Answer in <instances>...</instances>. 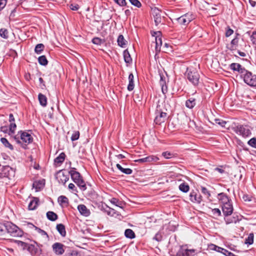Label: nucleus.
Returning <instances> with one entry per match:
<instances>
[{
    "label": "nucleus",
    "instance_id": "nucleus-35",
    "mask_svg": "<svg viewBox=\"0 0 256 256\" xmlns=\"http://www.w3.org/2000/svg\"><path fill=\"white\" fill-rule=\"evenodd\" d=\"M1 142L4 146L5 147L8 148L10 150H14V147L12 144H11L8 140L4 138H0Z\"/></svg>",
    "mask_w": 256,
    "mask_h": 256
},
{
    "label": "nucleus",
    "instance_id": "nucleus-19",
    "mask_svg": "<svg viewBox=\"0 0 256 256\" xmlns=\"http://www.w3.org/2000/svg\"><path fill=\"white\" fill-rule=\"evenodd\" d=\"M160 84L162 87V90L163 94H166L168 92V88L166 86V81L164 76L162 74H160Z\"/></svg>",
    "mask_w": 256,
    "mask_h": 256
},
{
    "label": "nucleus",
    "instance_id": "nucleus-41",
    "mask_svg": "<svg viewBox=\"0 0 256 256\" xmlns=\"http://www.w3.org/2000/svg\"><path fill=\"white\" fill-rule=\"evenodd\" d=\"M76 184L80 188L81 190L84 191L86 189V185L82 178L79 180L78 182H76Z\"/></svg>",
    "mask_w": 256,
    "mask_h": 256
},
{
    "label": "nucleus",
    "instance_id": "nucleus-31",
    "mask_svg": "<svg viewBox=\"0 0 256 256\" xmlns=\"http://www.w3.org/2000/svg\"><path fill=\"white\" fill-rule=\"evenodd\" d=\"M117 42L118 45L122 48L125 47L126 44V41L124 40V37L122 34H120L118 36Z\"/></svg>",
    "mask_w": 256,
    "mask_h": 256
},
{
    "label": "nucleus",
    "instance_id": "nucleus-55",
    "mask_svg": "<svg viewBox=\"0 0 256 256\" xmlns=\"http://www.w3.org/2000/svg\"><path fill=\"white\" fill-rule=\"evenodd\" d=\"M33 226L35 228L37 232L38 233L40 234L42 236H48L47 233L44 230H41L40 228L34 226Z\"/></svg>",
    "mask_w": 256,
    "mask_h": 256
},
{
    "label": "nucleus",
    "instance_id": "nucleus-51",
    "mask_svg": "<svg viewBox=\"0 0 256 256\" xmlns=\"http://www.w3.org/2000/svg\"><path fill=\"white\" fill-rule=\"evenodd\" d=\"M114 2L120 6H125L126 5V0H114Z\"/></svg>",
    "mask_w": 256,
    "mask_h": 256
},
{
    "label": "nucleus",
    "instance_id": "nucleus-29",
    "mask_svg": "<svg viewBox=\"0 0 256 256\" xmlns=\"http://www.w3.org/2000/svg\"><path fill=\"white\" fill-rule=\"evenodd\" d=\"M116 168L122 173L126 174H130L132 172V170L129 168H123L120 164H118L116 165Z\"/></svg>",
    "mask_w": 256,
    "mask_h": 256
},
{
    "label": "nucleus",
    "instance_id": "nucleus-33",
    "mask_svg": "<svg viewBox=\"0 0 256 256\" xmlns=\"http://www.w3.org/2000/svg\"><path fill=\"white\" fill-rule=\"evenodd\" d=\"M154 20L156 26L162 22V18L160 12H158L156 13L155 15H154Z\"/></svg>",
    "mask_w": 256,
    "mask_h": 256
},
{
    "label": "nucleus",
    "instance_id": "nucleus-24",
    "mask_svg": "<svg viewBox=\"0 0 256 256\" xmlns=\"http://www.w3.org/2000/svg\"><path fill=\"white\" fill-rule=\"evenodd\" d=\"M56 229L62 236H66L65 226L63 224H58L56 226Z\"/></svg>",
    "mask_w": 256,
    "mask_h": 256
},
{
    "label": "nucleus",
    "instance_id": "nucleus-15",
    "mask_svg": "<svg viewBox=\"0 0 256 256\" xmlns=\"http://www.w3.org/2000/svg\"><path fill=\"white\" fill-rule=\"evenodd\" d=\"M167 114L164 112H160L154 118V122L156 124H160L161 123L164 122L166 119Z\"/></svg>",
    "mask_w": 256,
    "mask_h": 256
},
{
    "label": "nucleus",
    "instance_id": "nucleus-2",
    "mask_svg": "<svg viewBox=\"0 0 256 256\" xmlns=\"http://www.w3.org/2000/svg\"><path fill=\"white\" fill-rule=\"evenodd\" d=\"M240 78L249 86L256 87V74L246 70Z\"/></svg>",
    "mask_w": 256,
    "mask_h": 256
},
{
    "label": "nucleus",
    "instance_id": "nucleus-50",
    "mask_svg": "<svg viewBox=\"0 0 256 256\" xmlns=\"http://www.w3.org/2000/svg\"><path fill=\"white\" fill-rule=\"evenodd\" d=\"M202 192L204 194L207 198H208L210 196V192L206 188L202 187Z\"/></svg>",
    "mask_w": 256,
    "mask_h": 256
},
{
    "label": "nucleus",
    "instance_id": "nucleus-16",
    "mask_svg": "<svg viewBox=\"0 0 256 256\" xmlns=\"http://www.w3.org/2000/svg\"><path fill=\"white\" fill-rule=\"evenodd\" d=\"M194 250L184 249L181 248L178 252L176 256H190V254L194 253Z\"/></svg>",
    "mask_w": 256,
    "mask_h": 256
},
{
    "label": "nucleus",
    "instance_id": "nucleus-34",
    "mask_svg": "<svg viewBox=\"0 0 256 256\" xmlns=\"http://www.w3.org/2000/svg\"><path fill=\"white\" fill-rule=\"evenodd\" d=\"M124 235L126 238L130 239L134 238L136 237V235L134 231L130 228L126 230Z\"/></svg>",
    "mask_w": 256,
    "mask_h": 256
},
{
    "label": "nucleus",
    "instance_id": "nucleus-6",
    "mask_svg": "<svg viewBox=\"0 0 256 256\" xmlns=\"http://www.w3.org/2000/svg\"><path fill=\"white\" fill-rule=\"evenodd\" d=\"M0 176L8 178L10 180L14 176V170L8 166H2L1 169Z\"/></svg>",
    "mask_w": 256,
    "mask_h": 256
},
{
    "label": "nucleus",
    "instance_id": "nucleus-17",
    "mask_svg": "<svg viewBox=\"0 0 256 256\" xmlns=\"http://www.w3.org/2000/svg\"><path fill=\"white\" fill-rule=\"evenodd\" d=\"M78 209L81 214L88 216H90V212L86 206L82 204H80L78 206Z\"/></svg>",
    "mask_w": 256,
    "mask_h": 256
},
{
    "label": "nucleus",
    "instance_id": "nucleus-8",
    "mask_svg": "<svg viewBox=\"0 0 256 256\" xmlns=\"http://www.w3.org/2000/svg\"><path fill=\"white\" fill-rule=\"evenodd\" d=\"M56 178L59 183L63 184H65L69 180L68 174H64L62 170H60L56 174Z\"/></svg>",
    "mask_w": 256,
    "mask_h": 256
},
{
    "label": "nucleus",
    "instance_id": "nucleus-49",
    "mask_svg": "<svg viewBox=\"0 0 256 256\" xmlns=\"http://www.w3.org/2000/svg\"><path fill=\"white\" fill-rule=\"evenodd\" d=\"M104 212L107 214L108 216H112L114 214V210L111 208H110L108 206L107 208L104 210Z\"/></svg>",
    "mask_w": 256,
    "mask_h": 256
},
{
    "label": "nucleus",
    "instance_id": "nucleus-56",
    "mask_svg": "<svg viewBox=\"0 0 256 256\" xmlns=\"http://www.w3.org/2000/svg\"><path fill=\"white\" fill-rule=\"evenodd\" d=\"M250 40L254 44H256V31H254L252 32V34L250 36Z\"/></svg>",
    "mask_w": 256,
    "mask_h": 256
},
{
    "label": "nucleus",
    "instance_id": "nucleus-20",
    "mask_svg": "<svg viewBox=\"0 0 256 256\" xmlns=\"http://www.w3.org/2000/svg\"><path fill=\"white\" fill-rule=\"evenodd\" d=\"M39 202V199L38 198H34L33 200L30 202L28 206L29 210H34L37 208Z\"/></svg>",
    "mask_w": 256,
    "mask_h": 256
},
{
    "label": "nucleus",
    "instance_id": "nucleus-40",
    "mask_svg": "<svg viewBox=\"0 0 256 256\" xmlns=\"http://www.w3.org/2000/svg\"><path fill=\"white\" fill-rule=\"evenodd\" d=\"M254 234H250L248 238H246L245 240V244H252L254 242Z\"/></svg>",
    "mask_w": 256,
    "mask_h": 256
},
{
    "label": "nucleus",
    "instance_id": "nucleus-44",
    "mask_svg": "<svg viewBox=\"0 0 256 256\" xmlns=\"http://www.w3.org/2000/svg\"><path fill=\"white\" fill-rule=\"evenodd\" d=\"M80 137V132L78 131H74L72 137H71V140L72 141H74L79 138Z\"/></svg>",
    "mask_w": 256,
    "mask_h": 256
},
{
    "label": "nucleus",
    "instance_id": "nucleus-58",
    "mask_svg": "<svg viewBox=\"0 0 256 256\" xmlns=\"http://www.w3.org/2000/svg\"><path fill=\"white\" fill-rule=\"evenodd\" d=\"M13 138L14 139V140L16 142L17 144H22V142H21V140L20 138V134L18 133L16 135L14 136L13 137Z\"/></svg>",
    "mask_w": 256,
    "mask_h": 256
},
{
    "label": "nucleus",
    "instance_id": "nucleus-46",
    "mask_svg": "<svg viewBox=\"0 0 256 256\" xmlns=\"http://www.w3.org/2000/svg\"><path fill=\"white\" fill-rule=\"evenodd\" d=\"M132 4L140 8L142 6L140 2L138 0H128Z\"/></svg>",
    "mask_w": 256,
    "mask_h": 256
},
{
    "label": "nucleus",
    "instance_id": "nucleus-39",
    "mask_svg": "<svg viewBox=\"0 0 256 256\" xmlns=\"http://www.w3.org/2000/svg\"><path fill=\"white\" fill-rule=\"evenodd\" d=\"M16 128V125L14 122H10L9 126V135H12L14 133L15 130Z\"/></svg>",
    "mask_w": 256,
    "mask_h": 256
},
{
    "label": "nucleus",
    "instance_id": "nucleus-21",
    "mask_svg": "<svg viewBox=\"0 0 256 256\" xmlns=\"http://www.w3.org/2000/svg\"><path fill=\"white\" fill-rule=\"evenodd\" d=\"M218 198L221 201L222 204L228 203L232 201L229 198L228 196L224 192H221L218 194Z\"/></svg>",
    "mask_w": 256,
    "mask_h": 256
},
{
    "label": "nucleus",
    "instance_id": "nucleus-10",
    "mask_svg": "<svg viewBox=\"0 0 256 256\" xmlns=\"http://www.w3.org/2000/svg\"><path fill=\"white\" fill-rule=\"evenodd\" d=\"M190 200L192 202L200 203L202 200V196L198 191L192 190L189 195Z\"/></svg>",
    "mask_w": 256,
    "mask_h": 256
},
{
    "label": "nucleus",
    "instance_id": "nucleus-37",
    "mask_svg": "<svg viewBox=\"0 0 256 256\" xmlns=\"http://www.w3.org/2000/svg\"><path fill=\"white\" fill-rule=\"evenodd\" d=\"M38 63L42 65L46 66L48 64V60H47L45 56H41L38 58Z\"/></svg>",
    "mask_w": 256,
    "mask_h": 256
},
{
    "label": "nucleus",
    "instance_id": "nucleus-60",
    "mask_svg": "<svg viewBox=\"0 0 256 256\" xmlns=\"http://www.w3.org/2000/svg\"><path fill=\"white\" fill-rule=\"evenodd\" d=\"M70 8L72 10H77L80 8V6L76 4H72L70 5Z\"/></svg>",
    "mask_w": 256,
    "mask_h": 256
},
{
    "label": "nucleus",
    "instance_id": "nucleus-45",
    "mask_svg": "<svg viewBox=\"0 0 256 256\" xmlns=\"http://www.w3.org/2000/svg\"><path fill=\"white\" fill-rule=\"evenodd\" d=\"M110 202L112 204L116 205V206H120V205L121 204V202L120 201L118 198H112L110 200Z\"/></svg>",
    "mask_w": 256,
    "mask_h": 256
},
{
    "label": "nucleus",
    "instance_id": "nucleus-43",
    "mask_svg": "<svg viewBox=\"0 0 256 256\" xmlns=\"http://www.w3.org/2000/svg\"><path fill=\"white\" fill-rule=\"evenodd\" d=\"M209 248L210 250H214L218 252H220V251L222 250V248L217 246L214 244H211L209 246Z\"/></svg>",
    "mask_w": 256,
    "mask_h": 256
},
{
    "label": "nucleus",
    "instance_id": "nucleus-57",
    "mask_svg": "<svg viewBox=\"0 0 256 256\" xmlns=\"http://www.w3.org/2000/svg\"><path fill=\"white\" fill-rule=\"evenodd\" d=\"M234 33V30L230 28V27H227L226 32V36L228 37L230 36Z\"/></svg>",
    "mask_w": 256,
    "mask_h": 256
},
{
    "label": "nucleus",
    "instance_id": "nucleus-7",
    "mask_svg": "<svg viewBox=\"0 0 256 256\" xmlns=\"http://www.w3.org/2000/svg\"><path fill=\"white\" fill-rule=\"evenodd\" d=\"M194 18L193 14L187 13L177 18L178 24L183 26L188 25Z\"/></svg>",
    "mask_w": 256,
    "mask_h": 256
},
{
    "label": "nucleus",
    "instance_id": "nucleus-62",
    "mask_svg": "<svg viewBox=\"0 0 256 256\" xmlns=\"http://www.w3.org/2000/svg\"><path fill=\"white\" fill-rule=\"evenodd\" d=\"M153 239L158 242H160L162 240V236L160 234L157 233L156 234Z\"/></svg>",
    "mask_w": 256,
    "mask_h": 256
},
{
    "label": "nucleus",
    "instance_id": "nucleus-63",
    "mask_svg": "<svg viewBox=\"0 0 256 256\" xmlns=\"http://www.w3.org/2000/svg\"><path fill=\"white\" fill-rule=\"evenodd\" d=\"M0 130L2 132H3L4 134H6L9 132V130L8 129V128L7 126H2L0 128Z\"/></svg>",
    "mask_w": 256,
    "mask_h": 256
},
{
    "label": "nucleus",
    "instance_id": "nucleus-54",
    "mask_svg": "<svg viewBox=\"0 0 256 256\" xmlns=\"http://www.w3.org/2000/svg\"><path fill=\"white\" fill-rule=\"evenodd\" d=\"M212 214L217 216H219L221 215V212L218 208H214L212 210Z\"/></svg>",
    "mask_w": 256,
    "mask_h": 256
},
{
    "label": "nucleus",
    "instance_id": "nucleus-27",
    "mask_svg": "<svg viewBox=\"0 0 256 256\" xmlns=\"http://www.w3.org/2000/svg\"><path fill=\"white\" fill-rule=\"evenodd\" d=\"M124 62L126 64H130L132 62V58L128 50H125L123 52Z\"/></svg>",
    "mask_w": 256,
    "mask_h": 256
},
{
    "label": "nucleus",
    "instance_id": "nucleus-11",
    "mask_svg": "<svg viewBox=\"0 0 256 256\" xmlns=\"http://www.w3.org/2000/svg\"><path fill=\"white\" fill-rule=\"evenodd\" d=\"M64 246L60 242H56L52 246V250L56 254L61 255L64 252Z\"/></svg>",
    "mask_w": 256,
    "mask_h": 256
},
{
    "label": "nucleus",
    "instance_id": "nucleus-25",
    "mask_svg": "<svg viewBox=\"0 0 256 256\" xmlns=\"http://www.w3.org/2000/svg\"><path fill=\"white\" fill-rule=\"evenodd\" d=\"M38 99L40 104L42 106H46L47 104V98L44 94L40 93L38 95Z\"/></svg>",
    "mask_w": 256,
    "mask_h": 256
},
{
    "label": "nucleus",
    "instance_id": "nucleus-1",
    "mask_svg": "<svg viewBox=\"0 0 256 256\" xmlns=\"http://www.w3.org/2000/svg\"><path fill=\"white\" fill-rule=\"evenodd\" d=\"M185 76L194 86H196L198 84L200 76L195 68H188L185 72Z\"/></svg>",
    "mask_w": 256,
    "mask_h": 256
},
{
    "label": "nucleus",
    "instance_id": "nucleus-48",
    "mask_svg": "<svg viewBox=\"0 0 256 256\" xmlns=\"http://www.w3.org/2000/svg\"><path fill=\"white\" fill-rule=\"evenodd\" d=\"M248 144L250 146L256 148V138H251L248 140Z\"/></svg>",
    "mask_w": 256,
    "mask_h": 256
},
{
    "label": "nucleus",
    "instance_id": "nucleus-14",
    "mask_svg": "<svg viewBox=\"0 0 256 256\" xmlns=\"http://www.w3.org/2000/svg\"><path fill=\"white\" fill-rule=\"evenodd\" d=\"M68 173L70 175L72 179L75 183L82 178L80 172L76 171L75 168H72Z\"/></svg>",
    "mask_w": 256,
    "mask_h": 256
},
{
    "label": "nucleus",
    "instance_id": "nucleus-13",
    "mask_svg": "<svg viewBox=\"0 0 256 256\" xmlns=\"http://www.w3.org/2000/svg\"><path fill=\"white\" fill-rule=\"evenodd\" d=\"M158 160V158L154 156H149L146 157L136 160L135 162L138 163H148L152 162H156Z\"/></svg>",
    "mask_w": 256,
    "mask_h": 256
},
{
    "label": "nucleus",
    "instance_id": "nucleus-42",
    "mask_svg": "<svg viewBox=\"0 0 256 256\" xmlns=\"http://www.w3.org/2000/svg\"><path fill=\"white\" fill-rule=\"evenodd\" d=\"M0 36L5 39L8 38V30L6 28H1L0 30Z\"/></svg>",
    "mask_w": 256,
    "mask_h": 256
},
{
    "label": "nucleus",
    "instance_id": "nucleus-26",
    "mask_svg": "<svg viewBox=\"0 0 256 256\" xmlns=\"http://www.w3.org/2000/svg\"><path fill=\"white\" fill-rule=\"evenodd\" d=\"M240 219L238 216H233L232 218H224V220L226 224H228L232 223H236L239 222Z\"/></svg>",
    "mask_w": 256,
    "mask_h": 256
},
{
    "label": "nucleus",
    "instance_id": "nucleus-32",
    "mask_svg": "<svg viewBox=\"0 0 256 256\" xmlns=\"http://www.w3.org/2000/svg\"><path fill=\"white\" fill-rule=\"evenodd\" d=\"M58 202L60 205L66 206L68 204V200L66 196H60L58 198Z\"/></svg>",
    "mask_w": 256,
    "mask_h": 256
},
{
    "label": "nucleus",
    "instance_id": "nucleus-59",
    "mask_svg": "<svg viewBox=\"0 0 256 256\" xmlns=\"http://www.w3.org/2000/svg\"><path fill=\"white\" fill-rule=\"evenodd\" d=\"M156 50H158V47L162 45V40L160 38H156Z\"/></svg>",
    "mask_w": 256,
    "mask_h": 256
},
{
    "label": "nucleus",
    "instance_id": "nucleus-47",
    "mask_svg": "<svg viewBox=\"0 0 256 256\" xmlns=\"http://www.w3.org/2000/svg\"><path fill=\"white\" fill-rule=\"evenodd\" d=\"M92 42L94 44L100 45L102 43L103 41L100 38L96 37L92 40Z\"/></svg>",
    "mask_w": 256,
    "mask_h": 256
},
{
    "label": "nucleus",
    "instance_id": "nucleus-3",
    "mask_svg": "<svg viewBox=\"0 0 256 256\" xmlns=\"http://www.w3.org/2000/svg\"><path fill=\"white\" fill-rule=\"evenodd\" d=\"M232 130L236 134L243 137H247L251 134V132L246 126L242 124L235 125L232 126Z\"/></svg>",
    "mask_w": 256,
    "mask_h": 256
},
{
    "label": "nucleus",
    "instance_id": "nucleus-12",
    "mask_svg": "<svg viewBox=\"0 0 256 256\" xmlns=\"http://www.w3.org/2000/svg\"><path fill=\"white\" fill-rule=\"evenodd\" d=\"M230 68L234 71H237L238 72L240 77L246 70L244 67H242L240 64L238 63L231 64L230 66Z\"/></svg>",
    "mask_w": 256,
    "mask_h": 256
},
{
    "label": "nucleus",
    "instance_id": "nucleus-64",
    "mask_svg": "<svg viewBox=\"0 0 256 256\" xmlns=\"http://www.w3.org/2000/svg\"><path fill=\"white\" fill-rule=\"evenodd\" d=\"M6 0H0V10H2L6 6Z\"/></svg>",
    "mask_w": 256,
    "mask_h": 256
},
{
    "label": "nucleus",
    "instance_id": "nucleus-28",
    "mask_svg": "<svg viewBox=\"0 0 256 256\" xmlns=\"http://www.w3.org/2000/svg\"><path fill=\"white\" fill-rule=\"evenodd\" d=\"M46 217L50 221H55L58 218V215L52 211H48L46 212Z\"/></svg>",
    "mask_w": 256,
    "mask_h": 256
},
{
    "label": "nucleus",
    "instance_id": "nucleus-9",
    "mask_svg": "<svg viewBox=\"0 0 256 256\" xmlns=\"http://www.w3.org/2000/svg\"><path fill=\"white\" fill-rule=\"evenodd\" d=\"M222 210L224 216H230L233 212V206L232 201L224 204L222 206Z\"/></svg>",
    "mask_w": 256,
    "mask_h": 256
},
{
    "label": "nucleus",
    "instance_id": "nucleus-30",
    "mask_svg": "<svg viewBox=\"0 0 256 256\" xmlns=\"http://www.w3.org/2000/svg\"><path fill=\"white\" fill-rule=\"evenodd\" d=\"M66 154L64 152H62L60 155L56 157L54 160V163L56 164H61L64 160Z\"/></svg>",
    "mask_w": 256,
    "mask_h": 256
},
{
    "label": "nucleus",
    "instance_id": "nucleus-4",
    "mask_svg": "<svg viewBox=\"0 0 256 256\" xmlns=\"http://www.w3.org/2000/svg\"><path fill=\"white\" fill-rule=\"evenodd\" d=\"M4 224V232L6 231L14 236H19V228L16 225L10 222H6Z\"/></svg>",
    "mask_w": 256,
    "mask_h": 256
},
{
    "label": "nucleus",
    "instance_id": "nucleus-38",
    "mask_svg": "<svg viewBox=\"0 0 256 256\" xmlns=\"http://www.w3.org/2000/svg\"><path fill=\"white\" fill-rule=\"evenodd\" d=\"M179 189L184 192H187L190 190V186L187 184L183 182L179 186Z\"/></svg>",
    "mask_w": 256,
    "mask_h": 256
},
{
    "label": "nucleus",
    "instance_id": "nucleus-22",
    "mask_svg": "<svg viewBox=\"0 0 256 256\" xmlns=\"http://www.w3.org/2000/svg\"><path fill=\"white\" fill-rule=\"evenodd\" d=\"M196 100L194 98H190L186 101V106L190 109L193 108L196 105Z\"/></svg>",
    "mask_w": 256,
    "mask_h": 256
},
{
    "label": "nucleus",
    "instance_id": "nucleus-61",
    "mask_svg": "<svg viewBox=\"0 0 256 256\" xmlns=\"http://www.w3.org/2000/svg\"><path fill=\"white\" fill-rule=\"evenodd\" d=\"M162 155L163 156H164L166 158H170L172 156L173 154H172L170 152H162Z\"/></svg>",
    "mask_w": 256,
    "mask_h": 256
},
{
    "label": "nucleus",
    "instance_id": "nucleus-5",
    "mask_svg": "<svg viewBox=\"0 0 256 256\" xmlns=\"http://www.w3.org/2000/svg\"><path fill=\"white\" fill-rule=\"evenodd\" d=\"M22 142V146L24 148H26L27 146L32 143L33 140L32 136L26 132L20 130L18 132Z\"/></svg>",
    "mask_w": 256,
    "mask_h": 256
},
{
    "label": "nucleus",
    "instance_id": "nucleus-53",
    "mask_svg": "<svg viewBox=\"0 0 256 256\" xmlns=\"http://www.w3.org/2000/svg\"><path fill=\"white\" fill-rule=\"evenodd\" d=\"M98 206L101 210H102L104 212V210H106L108 206L104 203L100 202L98 204Z\"/></svg>",
    "mask_w": 256,
    "mask_h": 256
},
{
    "label": "nucleus",
    "instance_id": "nucleus-23",
    "mask_svg": "<svg viewBox=\"0 0 256 256\" xmlns=\"http://www.w3.org/2000/svg\"><path fill=\"white\" fill-rule=\"evenodd\" d=\"M134 76L133 74L130 73L128 76V90L129 91H132L134 90Z\"/></svg>",
    "mask_w": 256,
    "mask_h": 256
},
{
    "label": "nucleus",
    "instance_id": "nucleus-18",
    "mask_svg": "<svg viewBox=\"0 0 256 256\" xmlns=\"http://www.w3.org/2000/svg\"><path fill=\"white\" fill-rule=\"evenodd\" d=\"M240 36V34H236V36H235L234 38L230 42V50H233L236 48L239 42Z\"/></svg>",
    "mask_w": 256,
    "mask_h": 256
},
{
    "label": "nucleus",
    "instance_id": "nucleus-36",
    "mask_svg": "<svg viewBox=\"0 0 256 256\" xmlns=\"http://www.w3.org/2000/svg\"><path fill=\"white\" fill-rule=\"evenodd\" d=\"M44 48V46L42 44H39L36 45L34 52L37 54H40Z\"/></svg>",
    "mask_w": 256,
    "mask_h": 256
},
{
    "label": "nucleus",
    "instance_id": "nucleus-52",
    "mask_svg": "<svg viewBox=\"0 0 256 256\" xmlns=\"http://www.w3.org/2000/svg\"><path fill=\"white\" fill-rule=\"evenodd\" d=\"M242 198L245 202H250L252 200V196L251 195L244 194L242 196Z\"/></svg>",
    "mask_w": 256,
    "mask_h": 256
}]
</instances>
